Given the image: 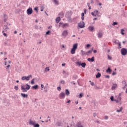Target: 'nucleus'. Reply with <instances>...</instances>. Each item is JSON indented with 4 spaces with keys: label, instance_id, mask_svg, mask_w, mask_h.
<instances>
[{
    "label": "nucleus",
    "instance_id": "1",
    "mask_svg": "<svg viewBox=\"0 0 127 127\" xmlns=\"http://www.w3.org/2000/svg\"><path fill=\"white\" fill-rule=\"evenodd\" d=\"M30 87H31L30 85H29L28 84H26L25 85H21V90L22 91L23 93L27 92L28 90H30Z\"/></svg>",
    "mask_w": 127,
    "mask_h": 127
},
{
    "label": "nucleus",
    "instance_id": "2",
    "mask_svg": "<svg viewBox=\"0 0 127 127\" xmlns=\"http://www.w3.org/2000/svg\"><path fill=\"white\" fill-rule=\"evenodd\" d=\"M77 48H78V43L73 44L72 48L70 51L71 54H75V52H76V50H77Z\"/></svg>",
    "mask_w": 127,
    "mask_h": 127
},
{
    "label": "nucleus",
    "instance_id": "3",
    "mask_svg": "<svg viewBox=\"0 0 127 127\" xmlns=\"http://www.w3.org/2000/svg\"><path fill=\"white\" fill-rule=\"evenodd\" d=\"M121 54L123 56H126L127 54V49L126 48H122L121 50Z\"/></svg>",
    "mask_w": 127,
    "mask_h": 127
},
{
    "label": "nucleus",
    "instance_id": "4",
    "mask_svg": "<svg viewBox=\"0 0 127 127\" xmlns=\"http://www.w3.org/2000/svg\"><path fill=\"white\" fill-rule=\"evenodd\" d=\"M59 24V26L62 25V27H63V28H66V27H69V24L68 23H63L62 22H60Z\"/></svg>",
    "mask_w": 127,
    "mask_h": 127
},
{
    "label": "nucleus",
    "instance_id": "5",
    "mask_svg": "<svg viewBox=\"0 0 127 127\" xmlns=\"http://www.w3.org/2000/svg\"><path fill=\"white\" fill-rule=\"evenodd\" d=\"M121 101H122V97H121V94H120L117 99H115V102H116L117 104H121Z\"/></svg>",
    "mask_w": 127,
    "mask_h": 127
},
{
    "label": "nucleus",
    "instance_id": "6",
    "mask_svg": "<svg viewBox=\"0 0 127 127\" xmlns=\"http://www.w3.org/2000/svg\"><path fill=\"white\" fill-rule=\"evenodd\" d=\"M74 127H84V124L81 121L77 122Z\"/></svg>",
    "mask_w": 127,
    "mask_h": 127
},
{
    "label": "nucleus",
    "instance_id": "7",
    "mask_svg": "<svg viewBox=\"0 0 127 127\" xmlns=\"http://www.w3.org/2000/svg\"><path fill=\"white\" fill-rule=\"evenodd\" d=\"M65 94L64 92H61V93H60L59 97V98L61 100H63L64 99H65Z\"/></svg>",
    "mask_w": 127,
    "mask_h": 127
},
{
    "label": "nucleus",
    "instance_id": "8",
    "mask_svg": "<svg viewBox=\"0 0 127 127\" xmlns=\"http://www.w3.org/2000/svg\"><path fill=\"white\" fill-rule=\"evenodd\" d=\"M78 25L80 28H84L85 27V22L81 21L78 24Z\"/></svg>",
    "mask_w": 127,
    "mask_h": 127
},
{
    "label": "nucleus",
    "instance_id": "9",
    "mask_svg": "<svg viewBox=\"0 0 127 127\" xmlns=\"http://www.w3.org/2000/svg\"><path fill=\"white\" fill-rule=\"evenodd\" d=\"M32 12H33V10H32V8H29L27 10V14L28 15H30L32 14Z\"/></svg>",
    "mask_w": 127,
    "mask_h": 127
},
{
    "label": "nucleus",
    "instance_id": "10",
    "mask_svg": "<svg viewBox=\"0 0 127 127\" xmlns=\"http://www.w3.org/2000/svg\"><path fill=\"white\" fill-rule=\"evenodd\" d=\"M91 14L94 16H97L99 14V11L95 10L94 12H91Z\"/></svg>",
    "mask_w": 127,
    "mask_h": 127
},
{
    "label": "nucleus",
    "instance_id": "11",
    "mask_svg": "<svg viewBox=\"0 0 127 127\" xmlns=\"http://www.w3.org/2000/svg\"><path fill=\"white\" fill-rule=\"evenodd\" d=\"M36 123V122L35 121H32L31 119H30L29 121V124L30 126H34L35 124Z\"/></svg>",
    "mask_w": 127,
    "mask_h": 127
},
{
    "label": "nucleus",
    "instance_id": "12",
    "mask_svg": "<svg viewBox=\"0 0 127 127\" xmlns=\"http://www.w3.org/2000/svg\"><path fill=\"white\" fill-rule=\"evenodd\" d=\"M97 36L98 38H102L103 37V32L102 31H99L97 33Z\"/></svg>",
    "mask_w": 127,
    "mask_h": 127
},
{
    "label": "nucleus",
    "instance_id": "13",
    "mask_svg": "<svg viewBox=\"0 0 127 127\" xmlns=\"http://www.w3.org/2000/svg\"><path fill=\"white\" fill-rule=\"evenodd\" d=\"M117 88H118V84H117L116 83L113 84L111 87L112 90L114 91V90H115L116 89H117Z\"/></svg>",
    "mask_w": 127,
    "mask_h": 127
},
{
    "label": "nucleus",
    "instance_id": "14",
    "mask_svg": "<svg viewBox=\"0 0 127 127\" xmlns=\"http://www.w3.org/2000/svg\"><path fill=\"white\" fill-rule=\"evenodd\" d=\"M63 36H64V37H66L67 35H68V31L67 30H64L62 33Z\"/></svg>",
    "mask_w": 127,
    "mask_h": 127
},
{
    "label": "nucleus",
    "instance_id": "15",
    "mask_svg": "<svg viewBox=\"0 0 127 127\" xmlns=\"http://www.w3.org/2000/svg\"><path fill=\"white\" fill-rule=\"evenodd\" d=\"M87 61L89 62H94L95 61V58L94 57H92V58H88L87 59Z\"/></svg>",
    "mask_w": 127,
    "mask_h": 127
},
{
    "label": "nucleus",
    "instance_id": "16",
    "mask_svg": "<svg viewBox=\"0 0 127 127\" xmlns=\"http://www.w3.org/2000/svg\"><path fill=\"white\" fill-rule=\"evenodd\" d=\"M21 96L22 98H26V99H27L28 95L24 93H21Z\"/></svg>",
    "mask_w": 127,
    "mask_h": 127
},
{
    "label": "nucleus",
    "instance_id": "17",
    "mask_svg": "<svg viewBox=\"0 0 127 127\" xmlns=\"http://www.w3.org/2000/svg\"><path fill=\"white\" fill-rule=\"evenodd\" d=\"M88 29L89 31H93V30H94V26H90L88 27Z\"/></svg>",
    "mask_w": 127,
    "mask_h": 127
},
{
    "label": "nucleus",
    "instance_id": "18",
    "mask_svg": "<svg viewBox=\"0 0 127 127\" xmlns=\"http://www.w3.org/2000/svg\"><path fill=\"white\" fill-rule=\"evenodd\" d=\"M3 28L5 31H7L9 29L8 27L6 25H4Z\"/></svg>",
    "mask_w": 127,
    "mask_h": 127
},
{
    "label": "nucleus",
    "instance_id": "19",
    "mask_svg": "<svg viewBox=\"0 0 127 127\" xmlns=\"http://www.w3.org/2000/svg\"><path fill=\"white\" fill-rule=\"evenodd\" d=\"M30 78H32V75H29L28 76H26V81H29Z\"/></svg>",
    "mask_w": 127,
    "mask_h": 127
},
{
    "label": "nucleus",
    "instance_id": "20",
    "mask_svg": "<svg viewBox=\"0 0 127 127\" xmlns=\"http://www.w3.org/2000/svg\"><path fill=\"white\" fill-rule=\"evenodd\" d=\"M32 89H33V90H37V89H38V85H36L33 86L32 87Z\"/></svg>",
    "mask_w": 127,
    "mask_h": 127
},
{
    "label": "nucleus",
    "instance_id": "21",
    "mask_svg": "<svg viewBox=\"0 0 127 127\" xmlns=\"http://www.w3.org/2000/svg\"><path fill=\"white\" fill-rule=\"evenodd\" d=\"M60 20H61V18H60V17H58L56 19V22H57V23H59V21H60Z\"/></svg>",
    "mask_w": 127,
    "mask_h": 127
},
{
    "label": "nucleus",
    "instance_id": "22",
    "mask_svg": "<svg viewBox=\"0 0 127 127\" xmlns=\"http://www.w3.org/2000/svg\"><path fill=\"white\" fill-rule=\"evenodd\" d=\"M65 93L66 96H69V95H70V91H69V90L68 89H65Z\"/></svg>",
    "mask_w": 127,
    "mask_h": 127
},
{
    "label": "nucleus",
    "instance_id": "23",
    "mask_svg": "<svg viewBox=\"0 0 127 127\" xmlns=\"http://www.w3.org/2000/svg\"><path fill=\"white\" fill-rule=\"evenodd\" d=\"M81 52L82 56H84V55H87V52H86L83 50H81Z\"/></svg>",
    "mask_w": 127,
    "mask_h": 127
},
{
    "label": "nucleus",
    "instance_id": "24",
    "mask_svg": "<svg viewBox=\"0 0 127 127\" xmlns=\"http://www.w3.org/2000/svg\"><path fill=\"white\" fill-rule=\"evenodd\" d=\"M102 74L100 72H98V73L96 75V78H101V76Z\"/></svg>",
    "mask_w": 127,
    "mask_h": 127
},
{
    "label": "nucleus",
    "instance_id": "25",
    "mask_svg": "<svg viewBox=\"0 0 127 127\" xmlns=\"http://www.w3.org/2000/svg\"><path fill=\"white\" fill-rule=\"evenodd\" d=\"M85 18V13H84V12H82L81 13V19L82 20H84Z\"/></svg>",
    "mask_w": 127,
    "mask_h": 127
},
{
    "label": "nucleus",
    "instance_id": "26",
    "mask_svg": "<svg viewBox=\"0 0 127 127\" xmlns=\"http://www.w3.org/2000/svg\"><path fill=\"white\" fill-rule=\"evenodd\" d=\"M112 72V69H111L110 67H108L106 70V73H111Z\"/></svg>",
    "mask_w": 127,
    "mask_h": 127
},
{
    "label": "nucleus",
    "instance_id": "27",
    "mask_svg": "<svg viewBox=\"0 0 127 127\" xmlns=\"http://www.w3.org/2000/svg\"><path fill=\"white\" fill-rule=\"evenodd\" d=\"M57 126H58V127H62V123L60 122H57L56 124Z\"/></svg>",
    "mask_w": 127,
    "mask_h": 127
},
{
    "label": "nucleus",
    "instance_id": "28",
    "mask_svg": "<svg viewBox=\"0 0 127 127\" xmlns=\"http://www.w3.org/2000/svg\"><path fill=\"white\" fill-rule=\"evenodd\" d=\"M54 2L55 4H56V5H58V4H59V1L57 0H54Z\"/></svg>",
    "mask_w": 127,
    "mask_h": 127
},
{
    "label": "nucleus",
    "instance_id": "29",
    "mask_svg": "<svg viewBox=\"0 0 127 127\" xmlns=\"http://www.w3.org/2000/svg\"><path fill=\"white\" fill-rule=\"evenodd\" d=\"M92 51H93V49L91 50L88 51V52H86V55H89V54H91V53H92Z\"/></svg>",
    "mask_w": 127,
    "mask_h": 127
},
{
    "label": "nucleus",
    "instance_id": "30",
    "mask_svg": "<svg viewBox=\"0 0 127 127\" xmlns=\"http://www.w3.org/2000/svg\"><path fill=\"white\" fill-rule=\"evenodd\" d=\"M123 111V107H120V110H117V113H121Z\"/></svg>",
    "mask_w": 127,
    "mask_h": 127
},
{
    "label": "nucleus",
    "instance_id": "31",
    "mask_svg": "<svg viewBox=\"0 0 127 127\" xmlns=\"http://www.w3.org/2000/svg\"><path fill=\"white\" fill-rule=\"evenodd\" d=\"M80 66H82V67H83V68H85V67H86V63H82Z\"/></svg>",
    "mask_w": 127,
    "mask_h": 127
},
{
    "label": "nucleus",
    "instance_id": "32",
    "mask_svg": "<svg viewBox=\"0 0 127 127\" xmlns=\"http://www.w3.org/2000/svg\"><path fill=\"white\" fill-rule=\"evenodd\" d=\"M84 96V94L83 93H80L79 95L78 96V98H81Z\"/></svg>",
    "mask_w": 127,
    "mask_h": 127
},
{
    "label": "nucleus",
    "instance_id": "33",
    "mask_svg": "<svg viewBox=\"0 0 127 127\" xmlns=\"http://www.w3.org/2000/svg\"><path fill=\"white\" fill-rule=\"evenodd\" d=\"M35 80V78H33V79H32V80L31 81V85H34V80Z\"/></svg>",
    "mask_w": 127,
    "mask_h": 127
},
{
    "label": "nucleus",
    "instance_id": "34",
    "mask_svg": "<svg viewBox=\"0 0 127 127\" xmlns=\"http://www.w3.org/2000/svg\"><path fill=\"white\" fill-rule=\"evenodd\" d=\"M60 16L61 17H63V16H64V13L63 12L60 13Z\"/></svg>",
    "mask_w": 127,
    "mask_h": 127
},
{
    "label": "nucleus",
    "instance_id": "35",
    "mask_svg": "<svg viewBox=\"0 0 127 127\" xmlns=\"http://www.w3.org/2000/svg\"><path fill=\"white\" fill-rule=\"evenodd\" d=\"M60 83L61 84H62L63 85H64L65 84V81H64V80H62L60 81Z\"/></svg>",
    "mask_w": 127,
    "mask_h": 127
},
{
    "label": "nucleus",
    "instance_id": "36",
    "mask_svg": "<svg viewBox=\"0 0 127 127\" xmlns=\"http://www.w3.org/2000/svg\"><path fill=\"white\" fill-rule=\"evenodd\" d=\"M76 65H78V66H81V62H77L76 63Z\"/></svg>",
    "mask_w": 127,
    "mask_h": 127
},
{
    "label": "nucleus",
    "instance_id": "37",
    "mask_svg": "<svg viewBox=\"0 0 127 127\" xmlns=\"http://www.w3.org/2000/svg\"><path fill=\"white\" fill-rule=\"evenodd\" d=\"M40 127V125H39V124H36L34 125V127Z\"/></svg>",
    "mask_w": 127,
    "mask_h": 127
},
{
    "label": "nucleus",
    "instance_id": "38",
    "mask_svg": "<svg viewBox=\"0 0 127 127\" xmlns=\"http://www.w3.org/2000/svg\"><path fill=\"white\" fill-rule=\"evenodd\" d=\"M111 101H112V102H114V101H115V100L114 99V96H112L110 98Z\"/></svg>",
    "mask_w": 127,
    "mask_h": 127
},
{
    "label": "nucleus",
    "instance_id": "39",
    "mask_svg": "<svg viewBox=\"0 0 127 127\" xmlns=\"http://www.w3.org/2000/svg\"><path fill=\"white\" fill-rule=\"evenodd\" d=\"M124 31H125V30L124 29H121V34L124 35L125 34V33H124Z\"/></svg>",
    "mask_w": 127,
    "mask_h": 127
},
{
    "label": "nucleus",
    "instance_id": "40",
    "mask_svg": "<svg viewBox=\"0 0 127 127\" xmlns=\"http://www.w3.org/2000/svg\"><path fill=\"white\" fill-rule=\"evenodd\" d=\"M34 10H36V12H38V7H36L34 8Z\"/></svg>",
    "mask_w": 127,
    "mask_h": 127
},
{
    "label": "nucleus",
    "instance_id": "41",
    "mask_svg": "<svg viewBox=\"0 0 127 127\" xmlns=\"http://www.w3.org/2000/svg\"><path fill=\"white\" fill-rule=\"evenodd\" d=\"M90 47H91V45L87 44V45H86L85 48H89Z\"/></svg>",
    "mask_w": 127,
    "mask_h": 127
},
{
    "label": "nucleus",
    "instance_id": "42",
    "mask_svg": "<svg viewBox=\"0 0 127 127\" xmlns=\"http://www.w3.org/2000/svg\"><path fill=\"white\" fill-rule=\"evenodd\" d=\"M118 45H119V48H122V44H121V43H119Z\"/></svg>",
    "mask_w": 127,
    "mask_h": 127
},
{
    "label": "nucleus",
    "instance_id": "43",
    "mask_svg": "<svg viewBox=\"0 0 127 127\" xmlns=\"http://www.w3.org/2000/svg\"><path fill=\"white\" fill-rule=\"evenodd\" d=\"M108 59L109 60H112V57H111V56H110V55H108Z\"/></svg>",
    "mask_w": 127,
    "mask_h": 127
},
{
    "label": "nucleus",
    "instance_id": "44",
    "mask_svg": "<svg viewBox=\"0 0 127 127\" xmlns=\"http://www.w3.org/2000/svg\"><path fill=\"white\" fill-rule=\"evenodd\" d=\"M2 33H3V35H4V36H5V37H6V33H4V31H2Z\"/></svg>",
    "mask_w": 127,
    "mask_h": 127
},
{
    "label": "nucleus",
    "instance_id": "45",
    "mask_svg": "<svg viewBox=\"0 0 127 127\" xmlns=\"http://www.w3.org/2000/svg\"><path fill=\"white\" fill-rule=\"evenodd\" d=\"M21 79L23 81H24V80H26V76L22 77Z\"/></svg>",
    "mask_w": 127,
    "mask_h": 127
},
{
    "label": "nucleus",
    "instance_id": "46",
    "mask_svg": "<svg viewBox=\"0 0 127 127\" xmlns=\"http://www.w3.org/2000/svg\"><path fill=\"white\" fill-rule=\"evenodd\" d=\"M117 24H118V22H113L112 25L115 26V25H117Z\"/></svg>",
    "mask_w": 127,
    "mask_h": 127
},
{
    "label": "nucleus",
    "instance_id": "47",
    "mask_svg": "<svg viewBox=\"0 0 127 127\" xmlns=\"http://www.w3.org/2000/svg\"><path fill=\"white\" fill-rule=\"evenodd\" d=\"M45 70H46V71H50V69H49V67H46Z\"/></svg>",
    "mask_w": 127,
    "mask_h": 127
},
{
    "label": "nucleus",
    "instance_id": "48",
    "mask_svg": "<svg viewBox=\"0 0 127 127\" xmlns=\"http://www.w3.org/2000/svg\"><path fill=\"white\" fill-rule=\"evenodd\" d=\"M57 90L58 91H61V87H58Z\"/></svg>",
    "mask_w": 127,
    "mask_h": 127
},
{
    "label": "nucleus",
    "instance_id": "49",
    "mask_svg": "<svg viewBox=\"0 0 127 127\" xmlns=\"http://www.w3.org/2000/svg\"><path fill=\"white\" fill-rule=\"evenodd\" d=\"M50 33V31H48L46 33V34L47 35H49V34Z\"/></svg>",
    "mask_w": 127,
    "mask_h": 127
},
{
    "label": "nucleus",
    "instance_id": "50",
    "mask_svg": "<svg viewBox=\"0 0 127 127\" xmlns=\"http://www.w3.org/2000/svg\"><path fill=\"white\" fill-rule=\"evenodd\" d=\"M14 89H15V90H18V86H15L14 87Z\"/></svg>",
    "mask_w": 127,
    "mask_h": 127
},
{
    "label": "nucleus",
    "instance_id": "51",
    "mask_svg": "<svg viewBox=\"0 0 127 127\" xmlns=\"http://www.w3.org/2000/svg\"><path fill=\"white\" fill-rule=\"evenodd\" d=\"M104 119H105V120H108V119H109V117L108 116H105L104 117Z\"/></svg>",
    "mask_w": 127,
    "mask_h": 127
},
{
    "label": "nucleus",
    "instance_id": "52",
    "mask_svg": "<svg viewBox=\"0 0 127 127\" xmlns=\"http://www.w3.org/2000/svg\"><path fill=\"white\" fill-rule=\"evenodd\" d=\"M116 74H117V72H113L112 73L113 76H115V75H116Z\"/></svg>",
    "mask_w": 127,
    "mask_h": 127
},
{
    "label": "nucleus",
    "instance_id": "53",
    "mask_svg": "<svg viewBox=\"0 0 127 127\" xmlns=\"http://www.w3.org/2000/svg\"><path fill=\"white\" fill-rule=\"evenodd\" d=\"M90 85H91V86H94V82H92L90 83Z\"/></svg>",
    "mask_w": 127,
    "mask_h": 127
},
{
    "label": "nucleus",
    "instance_id": "54",
    "mask_svg": "<svg viewBox=\"0 0 127 127\" xmlns=\"http://www.w3.org/2000/svg\"><path fill=\"white\" fill-rule=\"evenodd\" d=\"M105 77L107 78L108 79H109V78H110V75H106Z\"/></svg>",
    "mask_w": 127,
    "mask_h": 127
},
{
    "label": "nucleus",
    "instance_id": "55",
    "mask_svg": "<svg viewBox=\"0 0 127 127\" xmlns=\"http://www.w3.org/2000/svg\"><path fill=\"white\" fill-rule=\"evenodd\" d=\"M95 123H97V124H100V121L97 120L95 121Z\"/></svg>",
    "mask_w": 127,
    "mask_h": 127
},
{
    "label": "nucleus",
    "instance_id": "56",
    "mask_svg": "<svg viewBox=\"0 0 127 127\" xmlns=\"http://www.w3.org/2000/svg\"><path fill=\"white\" fill-rule=\"evenodd\" d=\"M41 87L42 88H44V85L43 84H41Z\"/></svg>",
    "mask_w": 127,
    "mask_h": 127
},
{
    "label": "nucleus",
    "instance_id": "57",
    "mask_svg": "<svg viewBox=\"0 0 127 127\" xmlns=\"http://www.w3.org/2000/svg\"><path fill=\"white\" fill-rule=\"evenodd\" d=\"M87 6H88V7L91 6V5H90V3H87Z\"/></svg>",
    "mask_w": 127,
    "mask_h": 127
},
{
    "label": "nucleus",
    "instance_id": "58",
    "mask_svg": "<svg viewBox=\"0 0 127 127\" xmlns=\"http://www.w3.org/2000/svg\"><path fill=\"white\" fill-rule=\"evenodd\" d=\"M94 53H97V50H95L93 51Z\"/></svg>",
    "mask_w": 127,
    "mask_h": 127
},
{
    "label": "nucleus",
    "instance_id": "59",
    "mask_svg": "<svg viewBox=\"0 0 127 127\" xmlns=\"http://www.w3.org/2000/svg\"><path fill=\"white\" fill-rule=\"evenodd\" d=\"M97 116V114L96 113H93V117H96Z\"/></svg>",
    "mask_w": 127,
    "mask_h": 127
},
{
    "label": "nucleus",
    "instance_id": "60",
    "mask_svg": "<svg viewBox=\"0 0 127 127\" xmlns=\"http://www.w3.org/2000/svg\"><path fill=\"white\" fill-rule=\"evenodd\" d=\"M78 100H77L76 101H75V104H76V105H78Z\"/></svg>",
    "mask_w": 127,
    "mask_h": 127
},
{
    "label": "nucleus",
    "instance_id": "61",
    "mask_svg": "<svg viewBox=\"0 0 127 127\" xmlns=\"http://www.w3.org/2000/svg\"><path fill=\"white\" fill-rule=\"evenodd\" d=\"M10 67V65L8 64V65L6 66L7 68H9Z\"/></svg>",
    "mask_w": 127,
    "mask_h": 127
},
{
    "label": "nucleus",
    "instance_id": "62",
    "mask_svg": "<svg viewBox=\"0 0 127 127\" xmlns=\"http://www.w3.org/2000/svg\"><path fill=\"white\" fill-rule=\"evenodd\" d=\"M62 66H65V65H66V64H62Z\"/></svg>",
    "mask_w": 127,
    "mask_h": 127
},
{
    "label": "nucleus",
    "instance_id": "63",
    "mask_svg": "<svg viewBox=\"0 0 127 127\" xmlns=\"http://www.w3.org/2000/svg\"><path fill=\"white\" fill-rule=\"evenodd\" d=\"M70 100H68V101L66 102L67 104H69L70 103Z\"/></svg>",
    "mask_w": 127,
    "mask_h": 127
},
{
    "label": "nucleus",
    "instance_id": "64",
    "mask_svg": "<svg viewBox=\"0 0 127 127\" xmlns=\"http://www.w3.org/2000/svg\"><path fill=\"white\" fill-rule=\"evenodd\" d=\"M4 22H6V18L4 19Z\"/></svg>",
    "mask_w": 127,
    "mask_h": 127
}]
</instances>
